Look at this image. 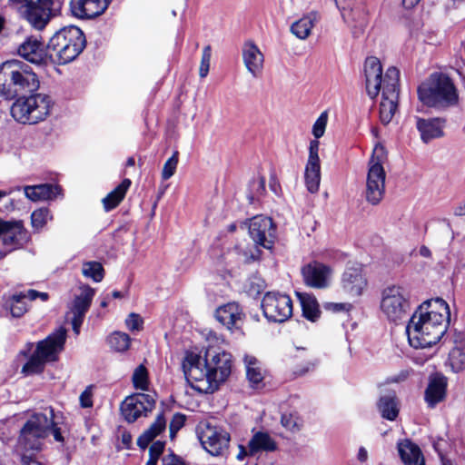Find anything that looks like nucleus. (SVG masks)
Segmentation results:
<instances>
[{"label": "nucleus", "instance_id": "nucleus-6", "mask_svg": "<svg viewBox=\"0 0 465 465\" xmlns=\"http://www.w3.org/2000/svg\"><path fill=\"white\" fill-rule=\"evenodd\" d=\"M67 331L60 327L45 339L36 343L35 352L24 365L22 371L25 374L40 373L47 362L56 361L64 350Z\"/></svg>", "mask_w": 465, "mask_h": 465}, {"label": "nucleus", "instance_id": "nucleus-43", "mask_svg": "<svg viewBox=\"0 0 465 465\" xmlns=\"http://www.w3.org/2000/svg\"><path fill=\"white\" fill-rule=\"evenodd\" d=\"M449 364L454 372L465 368V352L460 347H454L449 353Z\"/></svg>", "mask_w": 465, "mask_h": 465}, {"label": "nucleus", "instance_id": "nucleus-4", "mask_svg": "<svg viewBox=\"0 0 465 465\" xmlns=\"http://www.w3.org/2000/svg\"><path fill=\"white\" fill-rule=\"evenodd\" d=\"M38 87V77L26 63L12 59L0 64V95L4 98L13 99Z\"/></svg>", "mask_w": 465, "mask_h": 465}, {"label": "nucleus", "instance_id": "nucleus-47", "mask_svg": "<svg viewBox=\"0 0 465 465\" xmlns=\"http://www.w3.org/2000/svg\"><path fill=\"white\" fill-rule=\"evenodd\" d=\"M211 57L212 48L210 45H206L203 50L201 64L199 67V75L201 78L206 77L209 73Z\"/></svg>", "mask_w": 465, "mask_h": 465}, {"label": "nucleus", "instance_id": "nucleus-41", "mask_svg": "<svg viewBox=\"0 0 465 465\" xmlns=\"http://www.w3.org/2000/svg\"><path fill=\"white\" fill-rule=\"evenodd\" d=\"M281 424L287 430L296 433L300 431L303 426L302 419L297 412L283 413L281 417Z\"/></svg>", "mask_w": 465, "mask_h": 465}, {"label": "nucleus", "instance_id": "nucleus-7", "mask_svg": "<svg viewBox=\"0 0 465 465\" xmlns=\"http://www.w3.org/2000/svg\"><path fill=\"white\" fill-rule=\"evenodd\" d=\"M85 37L83 31L76 26H67L57 31L49 40L47 49L51 56L64 64L74 60L85 47Z\"/></svg>", "mask_w": 465, "mask_h": 465}, {"label": "nucleus", "instance_id": "nucleus-25", "mask_svg": "<svg viewBox=\"0 0 465 465\" xmlns=\"http://www.w3.org/2000/svg\"><path fill=\"white\" fill-rule=\"evenodd\" d=\"M94 289L86 284H82L79 287V293L74 295V300L68 305L69 314L73 317L84 318L85 313L88 312L93 298L94 296Z\"/></svg>", "mask_w": 465, "mask_h": 465}, {"label": "nucleus", "instance_id": "nucleus-27", "mask_svg": "<svg viewBox=\"0 0 465 465\" xmlns=\"http://www.w3.org/2000/svg\"><path fill=\"white\" fill-rule=\"evenodd\" d=\"M20 56L28 62L40 65L45 62L46 54L43 43L35 37H28L18 48Z\"/></svg>", "mask_w": 465, "mask_h": 465}, {"label": "nucleus", "instance_id": "nucleus-49", "mask_svg": "<svg viewBox=\"0 0 465 465\" xmlns=\"http://www.w3.org/2000/svg\"><path fill=\"white\" fill-rule=\"evenodd\" d=\"M143 319L137 313L132 312L125 320V325L131 331H141L143 329Z\"/></svg>", "mask_w": 465, "mask_h": 465}, {"label": "nucleus", "instance_id": "nucleus-58", "mask_svg": "<svg viewBox=\"0 0 465 465\" xmlns=\"http://www.w3.org/2000/svg\"><path fill=\"white\" fill-rule=\"evenodd\" d=\"M26 295V298L30 301H35L39 297L40 292H37L35 290H28L26 292H25Z\"/></svg>", "mask_w": 465, "mask_h": 465}, {"label": "nucleus", "instance_id": "nucleus-62", "mask_svg": "<svg viewBox=\"0 0 465 465\" xmlns=\"http://www.w3.org/2000/svg\"><path fill=\"white\" fill-rule=\"evenodd\" d=\"M420 0H402V4L406 8H412L415 6Z\"/></svg>", "mask_w": 465, "mask_h": 465}, {"label": "nucleus", "instance_id": "nucleus-18", "mask_svg": "<svg viewBox=\"0 0 465 465\" xmlns=\"http://www.w3.org/2000/svg\"><path fill=\"white\" fill-rule=\"evenodd\" d=\"M275 228L272 220L265 216H255L250 221L249 234L256 245L271 249L274 241Z\"/></svg>", "mask_w": 465, "mask_h": 465}, {"label": "nucleus", "instance_id": "nucleus-54", "mask_svg": "<svg viewBox=\"0 0 465 465\" xmlns=\"http://www.w3.org/2000/svg\"><path fill=\"white\" fill-rule=\"evenodd\" d=\"M254 455H251L249 453V447L244 446L242 444L238 445V453L236 454V459L239 461L244 460L247 457H253Z\"/></svg>", "mask_w": 465, "mask_h": 465}, {"label": "nucleus", "instance_id": "nucleus-23", "mask_svg": "<svg viewBox=\"0 0 465 465\" xmlns=\"http://www.w3.org/2000/svg\"><path fill=\"white\" fill-rule=\"evenodd\" d=\"M242 54L247 71L253 77H259L264 64V56L259 47L253 42H246L242 46Z\"/></svg>", "mask_w": 465, "mask_h": 465}, {"label": "nucleus", "instance_id": "nucleus-1", "mask_svg": "<svg viewBox=\"0 0 465 465\" xmlns=\"http://www.w3.org/2000/svg\"><path fill=\"white\" fill-rule=\"evenodd\" d=\"M450 321L448 303L441 298L424 302L413 313L406 327L411 346L431 347L444 335Z\"/></svg>", "mask_w": 465, "mask_h": 465}, {"label": "nucleus", "instance_id": "nucleus-8", "mask_svg": "<svg viewBox=\"0 0 465 465\" xmlns=\"http://www.w3.org/2000/svg\"><path fill=\"white\" fill-rule=\"evenodd\" d=\"M52 106L49 95L36 94L18 98L11 107V114L19 123L35 124L49 115Z\"/></svg>", "mask_w": 465, "mask_h": 465}, {"label": "nucleus", "instance_id": "nucleus-12", "mask_svg": "<svg viewBox=\"0 0 465 465\" xmlns=\"http://www.w3.org/2000/svg\"><path fill=\"white\" fill-rule=\"evenodd\" d=\"M410 302L405 289L399 285L386 287L381 293V310L386 318L397 322L407 316Z\"/></svg>", "mask_w": 465, "mask_h": 465}, {"label": "nucleus", "instance_id": "nucleus-57", "mask_svg": "<svg viewBox=\"0 0 465 465\" xmlns=\"http://www.w3.org/2000/svg\"><path fill=\"white\" fill-rule=\"evenodd\" d=\"M21 461L22 465H42V463L35 458L25 454L22 456Z\"/></svg>", "mask_w": 465, "mask_h": 465}, {"label": "nucleus", "instance_id": "nucleus-40", "mask_svg": "<svg viewBox=\"0 0 465 465\" xmlns=\"http://www.w3.org/2000/svg\"><path fill=\"white\" fill-rule=\"evenodd\" d=\"M108 342L112 349L116 351H125L130 347V336L122 331H114L108 337Z\"/></svg>", "mask_w": 465, "mask_h": 465}, {"label": "nucleus", "instance_id": "nucleus-46", "mask_svg": "<svg viewBox=\"0 0 465 465\" xmlns=\"http://www.w3.org/2000/svg\"><path fill=\"white\" fill-rule=\"evenodd\" d=\"M179 153L175 151L173 155L165 162L162 171V178L163 180L170 179L175 173L178 164Z\"/></svg>", "mask_w": 465, "mask_h": 465}, {"label": "nucleus", "instance_id": "nucleus-39", "mask_svg": "<svg viewBox=\"0 0 465 465\" xmlns=\"http://www.w3.org/2000/svg\"><path fill=\"white\" fill-rule=\"evenodd\" d=\"M26 295L25 292L14 294L6 302L9 307L10 312L13 317L19 318L23 316L27 311V304L25 302Z\"/></svg>", "mask_w": 465, "mask_h": 465}, {"label": "nucleus", "instance_id": "nucleus-2", "mask_svg": "<svg viewBox=\"0 0 465 465\" xmlns=\"http://www.w3.org/2000/svg\"><path fill=\"white\" fill-rule=\"evenodd\" d=\"M363 71L368 95L373 99L382 91L380 119L383 124H388L397 109L400 72L396 67H390L383 76L381 64L374 56L366 58Z\"/></svg>", "mask_w": 465, "mask_h": 465}, {"label": "nucleus", "instance_id": "nucleus-61", "mask_svg": "<svg viewBox=\"0 0 465 465\" xmlns=\"http://www.w3.org/2000/svg\"><path fill=\"white\" fill-rule=\"evenodd\" d=\"M367 450L361 447L360 448L359 450V453H358V459L361 460V461H365L367 460Z\"/></svg>", "mask_w": 465, "mask_h": 465}, {"label": "nucleus", "instance_id": "nucleus-22", "mask_svg": "<svg viewBox=\"0 0 465 465\" xmlns=\"http://www.w3.org/2000/svg\"><path fill=\"white\" fill-rule=\"evenodd\" d=\"M342 288L351 297L361 295L367 286V281L359 266L348 267L341 279Z\"/></svg>", "mask_w": 465, "mask_h": 465}, {"label": "nucleus", "instance_id": "nucleus-31", "mask_svg": "<svg viewBox=\"0 0 465 465\" xmlns=\"http://www.w3.org/2000/svg\"><path fill=\"white\" fill-rule=\"evenodd\" d=\"M25 196L33 202L49 201L60 193V187L51 183L27 185L24 188Z\"/></svg>", "mask_w": 465, "mask_h": 465}, {"label": "nucleus", "instance_id": "nucleus-38", "mask_svg": "<svg viewBox=\"0 0 465 465\" xmlns=\"http://www.w3.org/2000/svg\"><path fill=\"white\" fill-rule=\"evenodd\" d=\"M314 18L311 15H306L294 22L291 26L292 33L300 39H306L314 25Z\"/></svg>", "mask_w": 465, "mask_h": 465}, {"label": "nucleus", "instance_id": "nucleus-16", "mask_svg": "<svg viewBox=\"0 0 465 465\" xmlns=\"http://www.w3.org/2000/svg\"><path fill=\"white\" fill-rule=\"evenodd\" d=\"M155 406V400L150 394L135 393L122 402L120 411L124 419L128 422H134L142 416H147Z\"/></svg>", "mask_w": 465, "mask_h": 465}, {"label": "nucleus", "instance_id": "nucleus-55", "mask_svg": "<svg viewBox=\"0 0 465 465\" xmlns=\"http://www.w3.org/2000/svg\"><path fill=\"white\" fill-rule=\"evenodd\" d=\"M269 186L274 193H277L278 191L281 189L280 183L277 180L276 173L274 171L271 173Z\"/></svg>", "mask_w": 465, "mask_h": 465}, {"label": "nucleus", "instance_id": "nucleus-28", "mask_svg": "<svg viewBox=\"0 0 465 465\" xmlns=\"http://www.w3.org/2000/svg\"><path fill=\"white\" fill-rule=\"evenodd\" d=\"M447 380L444 376L436 374L430 377L425 391V401L431 408L442 401L446 396Z\"/></svg>", "mask_w": 465, "mask_h": 465}, {"label": "nucleus", "instance_id": "nucleus-5", "mask_svg": "<svg viewBox=\"0 0 465 465\" xmlns=\"http://www.w3.org/2000/svg\"><path fill=\"white\" fill-rule=\"evenodd\" d=\"M420 102L435 108H446L458 102L457 90L451 79L443 74L434 73L418 88Z\"/></svg>", "mask_w": 465, "mask_h": 465}, {"label": "nucleus", "instance_id": "nucleus-52", "mask_svg": "<svg viewBox=\"0 0 465 465\" xmlns=\"http://www.w3.org/2000/svg\"><path fill=\"white\" fill-rule=\"evenodd\" d=\"M164 445L165 443L163 441H154L149 449V455L159 458L164 450Z\"/></svg>", "mask_w": 465, "mask_h": 465}, {"label": "nucleus", "instance_id": "nucleus-56", "mask_svg": "<svg viewBox=\"0 0 465 465\" xmlns=\"http://www.w3.org/2000/svg\"><path fill=\"white\" fill-rule=\"evenodd\" d=\"M84 322V318H78V317H72L71 323L73 326L74 332L78 335L80 332V327Z\"/></svg>", "mask_w": 465, "mask_h": 465}, {"label": "nucleus", "instance_id": "nucleus-42", "mask_svg": "<svg viewBox=\"0 0 465 465\" xmlns=\"http://www.w3.org/2000/svg\"><path fill=\"white\" fill-rule=\"evenodd\" d=\"M83 274L99 282L104 279V271L102 264L98 262H87L83 264Z\"/></svg>", "mask_w": 465, "mask_h": 465}, {"label": "nucleus", "instance_id": "nucleus-36", "mask_svg": "<svg viewBox=\"0 0 465 465\" xmlns=\"http://www.w3.org/2000/svg\"><path fill=\"white\" fill-rule=\"evenodd\" d=\"M378 408L384 419L394 420L399 413L394 393H389L380 398Z\"/></svg>", "mask_w": 465, "mask_h": 465}, {"label": "nucleus", "instance_id": "nucleus-63", "mask_svg": "<svg viewBox=\"0 0 465 465\" xmlns=\"http://www.w3.org/2000/svg\"><path fill=\"white\" fill-rule=\"evenodd\" d=\"M260 193H262L265 191V178L263 176H260L259 178V188Z\"/></svg>", "mask_w": 465, "mask_h": 465}, {"label": "nucleus", "instance_id": "nucleus-9", "mask_svg": "<svg viewBox=\"0 0 465 465\" xmlns=\"http://www.w3.org/2000/svg\"><path fill=\"white\" fill-rule=\"evenodd\" d=\"M8 4L37 30L44 29L53 16V0H8Z\"/></svg>", "mask_w": 465, "mask_h": 465}, {"label": "nucleus", "instance_id": "nucleus-44", "mask_svg": "<svg viewBox=\"0 0 465 465\" xmlns=\"http://www.w3.org/2000/svg\"><path fill=\"white\" fill-rule=\"evenodd\" d=\"M49 219H51V216L47 208L37 209L31 214L32 226L37 231L44 228Z\"/></svg>", "mask_w": 465, "mask_h": 465}, {"label": "nucleus", "instance_id": "nucleus-45", "mask_svg": "<svg viewBox=\"0 0 465 465\" xmlns=\"http://www.w3.org/2000/svg\"><path fill=\"white\" fill-rule=\"evenodd\" d=\"M134 386L142 391L147 390L148 387V371L143 365H139L133 374Z\"/></svg>", "mask_w": 465, "mask_h": 465}, {"label": "nucleus", "instance_id": "nucleus-33", "mask_svg": "<svg viewBox=\"0 0 465 465\" xmlns=\"http://www.w3.org/2000/svg\"><path fill=\"white\" fill-rule=\"evenodd\" d=\"M166 428V420L163 413L159 414L153 423L143 432L137 439V444L140 448L145 449L153 439L163 432Z\"/></svg>", "mask_w": 465, "mask_h": 465}, {"label": "nucleus", "instance_id": "nucleus-14", "mask_svg": "<svg viewBox=\"0 0 465 465\" xmlns=\"http://www.w3.org/2000/svg\"><path fill=\"white\" fill-rule=\"evenodd\" d=\"M264 316L272 322H283L292 315V301L290 296L269 292L262 301Z\"/></svg>", "mask_w": 465, "mask_h": 465}, {"label": "nucleus", "instance_id": "nucleus-53", "mask_svg": "<svg viewBox=\"0 0 465 465\" xmlns=\"http://www.w3.org/2000/svg\"><path fill=\"white\" fill-rule=\"evenodd\" d=\"M79 399L83 408H90L93 406L92 391L89 389L84 390Z\"/></svg>", "mask_w": 465, "mask_h": 465}, {"label": "nucleus", "instance_id": "nucleus-60", "mask_svg": "<svg viewBox=\"0 0 465 465\" xmlns=\"http://www.w3.org/2000/svg\"><path fill=\"white\" fill-rule=\"evenodd\" d=\"M419 252L422 257L430 258L431 256L430 250L425 245L420 246Z\"/></svg>", "mask_w": 465, "mask_h": 465}, {"label": "nucleus", "instance_id": "nucleus-37", "mask_svg": "<svg viewBox=\"0 0 465 465\" xmlns=\"http://www.w3.org/2000/svg\"><path fill=\"white\" fill-rule=\"evenodd\" d=\"M244 363L248 381L253 385L260 384L263 380V373L258 360L253 356L245 355Z\"/></svg>", "mask_w": 465, "mask_h": 465}, {"label": "nucleus", "instance_id": "nucleus-19", "mask_svg": "<svg viewBox=\"0 0 465 465\" xmlns=\"http://www.w3.org/2000/svg\"><path fill=\"white\" fill-rule=\"evenodd\" d=\"M183 370L186 380L191 383L192 387L194 386H208L213 382L209 379L208 368L204 370L201 368V357L193 352L186 353L183 361Z\"/></svg>", "mask_w": 465, "mask_h": 465}, {"label": "nucleus", "instance_id": "nucleus-13", "mask_svg": "<svg viewBox=\"0 0 465 465\" xmlns=\"http://www.w3.org/2000/svg\"><path fill=\"white\" fill-rule=\"evenodd\" d=\"M335 3L344 22L351 27L353 36H361L369 23L364 0H335Z\"/></svg>", "mask_w": 465, "mask_h": 465}, {"label": "nucleus", "instance_id": "nucleus-3", "mask_svg": "<svg viewBox=\"0 0 465 465\" xmlns=\"http://www.w3.org/2000/svg\"><path fill=\"white\" fill-rule=\"evenodd\" d=\"M63 419L62 415L54 414L51 407L45 408L42 412L33 413L21 429L19 446L25 450L39 451L50 432L55 441L64 443L66 425Z\"/></svg>", "mask_w": 465, "mask_h": 465}, {"label": "nucleus", "instance_id": "nucleus-51", "mask_svg": "<svg viewBox=\"0 0 465 465\" xmlns=\"http://www.w3.org/2000/svg\"><path fill=\"white\" fill-rule=\"evenodd\" d=\"M162 465H187L185 461L179 456L171 453L165 455L162 459Z\"/></svg>", "mask_w": 465, "mask_h": 465}, {"label": "nucleus", "instance_id": "nucleus-50", "mask_svg": "<svg viewBox=\"0 0 465 465\" xmlns=\"http://www.w3.org/2000/svg\"><path fill=\"white\" fill-rule=\"evenodd\" d=\"M185 422V416L181 413H176L173 415L170 425V435L172 438H173L176 434V432L184 425Z\"/></svg>", "mask_w": 465, "mask_h": 465}, {"label": "nucleus", "instance_id": "nucleus-15", "mask_svg": "<svg viewBox=\"0 0 465 465\" xmlns=\"http://www.w3.org/2000/svg\"><path fill=\"white\" fill-rule=\"evenodd\" d=\"M386 173L379 157L372 156L369 163L366 179L365 199L372 204H378L385 193Z\"/></svg>", "mask_w": 465, "mask_h": 465}, {"label": "nucleus", "instance_id": "nucleus-34", "mask_svg": "<svg viewBox=\"0 0 465 465\" xmlns=\"http://www.w3.org/2000/svg\"><path fill=\"white\" fill-rule=\"evenodd\" d=\"M130 185L131 181L129 179H124L114 190L109 193L103 199V204L105 211H111L119 205V203L124 198Z\"/></svg>", "mask_w": 465, "mask_h": 465}, {"label": "nucleus", "instance_id": "nucleus-32", "mask_svg": "<svg viewBox=\"0 0 465 465\" xmlns=\"http://www.w3.org/2000/svg\"><path fill=\"white\" fill-rule=\"evenodd\" d=\"M398 450L405 465H424V459L420 448L410 440L399 442Z\"/></svg>", "mask_w": 465, "mask_h": 465}, {"label": "nucleus", "instance_id": "nucleus-29", "mask_svg": "<svg viewBox=\"0 0 465 465\" xmlns=\"http://www.w3.org/2000/svg\"><path fill=\"white\" fill-rule=\"evenodd\" d=\"M249 453L273 452L278 449L277 441L266 431H256L248 441Z\"/></svg>", "mask_w": 465, "mask_h": 465}, {"label": "nucleus", "instance_id": "nucleus-10", "mask_svg": "<svg viewBox=\"0 0 465 465\" xmlns=\"http://www.w3.org/2000/svg\"><path fill=\"white\" fill-rule=\"evenodd\" d=\"M204 367L208 368L209 379H212L213 382L205 387L196 385L194 389L205 393H213L218 389L219 384L223 382L231 374V354L225 351L214 352L208 350L205 353Z\"/></svg>", "mask_w": 465, "mask_h": 465}, {"label": "nucleus", "instance_id": "nucleus-26", "mask_svg": "<svg viewBox=\"0 0 465 465\" xmlns=\"http://www.w3.org/2000/svg\"><path fill=\"white\" fill-rule=\"evenodd\" d=\"M218 322L228 329L239 328L242 323L244 314L237 302H229L220 306L215 312Z\"/></svg>", "mask_w": 465, "mask_h": 465}, {"label": "nucleus", "instance_id": "nucleus-59", "mask_svg": "<svg viewBox=\"0 0 465 465\" xmlns=\"http://www.w3.org/2000/svg\"><path fill=\"white\" fill-rule=\"evenodd\" d=\"M435 450L439 452L441 465H452V461L446 458L441 452L439 451L437 444L434 445Z\"/></svg>", "mask_w": 465, "mask_h": 465}, {"label": "nucleus", "instance_id": "nucleus-35", "mask_svg": "<svg viewBox=\"0 0 465 465\" xmlns=\"http://www.w3.org/2000/svg\"><path fill=\"white\" fill-rule=\"evenodd\" d=\"M297 296L302 305L303 316L312 322H315L320 317L321 313L315 297L302 292H297Z\"/></svg>", "mask_w": 465, "mask_h": 465}, {"label": "nucleus", "instance_id": "nucleus-48", "mask_svg": "<svg viewBox=\"0 0 465 465\" xmlns=\"http://www.w3.org/2000/svg\"><path fill=\"white\" fill-rule=\"evenodd\" d=\"M328 121V114L327 112H323L321 114V115L318 117V119L315 121L313 126H312V134L315 137V140L318 141L319 138H321L325 132V128L327 125Z\"/></svg>", "mask_w": 465, "mask_h": 465}, {"label": "nucleus", "instance_id": "nucleus-17", "mask_svg": "<svg viewBox=\"0 0 465 465\" xmlns=\"http://www.w3.org/2000/svg\"><path fill=\"white\" fill-rule=\"evenodd\" d=\"M29 238L28 232L21 221L0 222L1 244L9 252L22 247Z\"/></svg>", "mask_w": 465, "mask_h": 465}, {"label": "nucleus", "instance_id": "nucleus-30", "mask_svg": "<svg viewBox=\"0 0 465 465\" xmlns=\"http://www.w3.org/2000/svg\"><path fill=\"white\" fill-rule=\"evenodd\" d=\"M445 121L440 118H433L425 120L418 118L417 129L420 133L421 140L424 143H429L432 139L443 136V127Z\"/></svg>", "mask_w": 465, "mask_h": 465}, {"label": "nucleus", "instance_id": "nucleus-64", "mask_svg": "<svg viewBox=\"0 0 465 465\" xmlns=\"http://www.w3.org/2000/svg\"><path fill=\"white\" fill-rule=\"evenodd\" d=\"M158 459L159 458L157 457L150 456L147 461V465H157Z\"/></svg>", "mask_w": 465, "mask_h": 465}, {"label": "nucleus", "instance_id": "nucleus-21", "mask_svg": "<svg viewBox=\"0 0 465 465\" xmlns=\"http://www.w3.org/2000/svg\"><path fill=\"white\" fill-rule=\"evenodd\" d=\"M112 0H71L73 15L78 18H93L103 14Z\"/></svg>", "mask_w": 465, "mask_h": 465}, {"label": "nucleus", "instance_id": "nucleus-24", "mask_svg": "<svg viewBox=\"0 0 465 465\" xmlns=\"http://www.w3.org/2000/svg\"><path fill=\"white\" fill-rule=\"evenodd\" d=\"M330 272L328 266L317 262L305 265L302 270L304 282L312 288H325Z\"/></svg>", "mask_w": 465, "mask_h": 465}, {"label": "nucleus", "instance_id": "nucleus-20", "mask_svg": "<svg viewBox=\"0 0 465 465\" xmlns=\"http://www.w3.org/2000/svg\"><path fill=\"white\" fill-rule=\"evenodd\" d=\"M319 141L310 143L309 157L305 166L304 179L307 190L315 193L319 191L321 183V161L319 157Z\"/></svg>", "mask_w": 465, "mask_h": 465}, {"label": "nucleus", "instance_id": "nucleus-11", "mask_svg": "<svg viewBox=\"0 0 465 465\" xmlns=\"http://www.w3.org/2000/svg\"><path fill=\"white\" fill-rule=\"evenodd\" d=\"M197 433L203 448L211 455L223 457L228 453L231 435L223 427L202 421Z\"/></svg>", "mask_w": 465, "mask_h": 465}]
</instances>
